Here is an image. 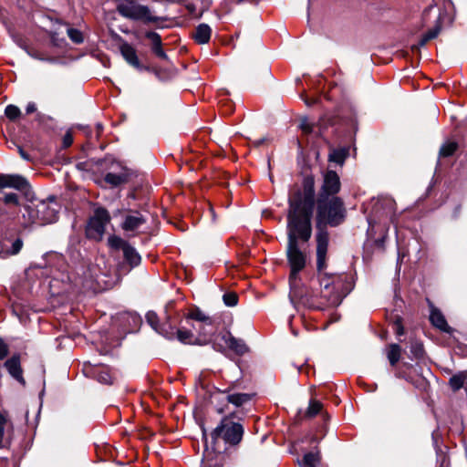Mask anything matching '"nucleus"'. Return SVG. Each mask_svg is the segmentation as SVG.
I'll use <instances>...</instances> for the list:
<instances>
[{
	"mask_svg": "<svg viewBox=\"0 0 467 467\" xmlns=\"http://www.w3.org/2000/svg\"><path fill=\"white\" fill-rule=\"evenodd\" d=\"M23 247V240L19 237H17L14 242L12 243L11 249H8L5 247V257L10 254H17Z\"/></svg>",
	"mask_w": 467,
	"mask_h": 467,
	"instance_id": "79ce46f5",
	"label": "nucleus"
},
{
	"mask_svg": "<svg viewBox=\"0 0 467 467\" xmlns=\"http://www.w3.org/2000/svg\"><path fill=\"white\" fill-rule=\"evenodd\" d=\"M83 371L86 376L90 377L100 383L111 384V375L106 367L92 365L90 362H85Z\"/></svg>",
	"mask_w": 467,
	"mask_h": 467,
	"instance_id": "aec40b11",
	"label": "nucleus"
},
{
	"mask_svg": "<svg viewBox=\"0 0 467 467\" xmlns=\"http://www.w3.org/2000/svg\"><path fill=\"white\" fill-rule=\"evenodd\" d=\"M141 71H147L149 73H153L156 77H160L161 68L158 67L144 65V67L141 68Z\"/></svg>",
	"mask_w": 467,
	"mask_h": 467,
	"instance_id": "5fc2aeb1",
	"label": "nucleus"
},
{
	"mask_svg": "<svg viewBox=\"0 0 467 467\" xmlns=\"http://www.w3.org/2000/svg\"><path fill=\"white\" fill-rule=\"evenodd\" d=\"M110 220L111 215L106 208H96L94 214L88 220L85 229L86 237L89 240L100 241Z\"/></svg>",
	"mask_w": 467,
	"mask_h": 467,
	"instance_id": "9d476101",
	"label": "nucleus"
},
{
	"mask_svg": "<svg viewBox=\"0 0 467 467\" xmlns=\"http://www.w3.org/2000/svg\"><path fill=\"white\" fill-rule=\"evenodd\" d=\"M391 323H392L393 330L398 337L405 335V327L403 326L402 317H400L399 315H395L392 317Z\"/></svg>",
	"mask_w": 467,
	"mask_h": 467,
	"instance_id": "c9c22d12",
	"label": "nucleus"
},
{
	"mask_svg": "<svg viewBox=\"0 0 467 467\" xmlns=\"http://www.w3.org/2000/svg\"><path fill=\"white\" fill-rule=\"evenodd\" d=\"M254 394L250 393H231L229 392L225 400L227 403H231L235 407H242L244 404L249 402L254 398Z\"/></svg>",
	"mask_w": 467,
	"mask_h": 467,
	"instance_id": "c85d7f7f",
	"label": "nucleus"
},
{
	"mask_svg": "<svg viewBox=\"0 0 467 467\" xmlns=\"http://www.w3.org/2000/svg\"><path fill=\"white\" fill-rule=\"evenodd\" d=\"M12 38L14 39V41L21 47L24 49L25 46H27L26 44V41L25 39L22 37L21 35L19 34H15V33H12V31L9 32Z\"/></svg>",
	"mask_w": 467,
	"mask_h": 467,
	"instance_id": "864d4df0",
	"label": "nucleus"
},
{
	"mask_svg": "<svg viewBox=\"0 0 467 467\" xmlns=\"http://www.w3.org/2000/svg\"><path fill=\"white\" fill-rule=\"evenodd\" d=\"M429 41H430V39L425 35H423L421 36V38L420 39L418 45L411 46V51L412 52H420V48L421 47H424Z\"/></svg>",
	"mask_w": 467,
	"mask_h": 467,
	"instance_id": "3c124183",
	"label": "nucleus"
},
{
	"mask_svg": "<svg viewBox=\"0 0 467 467\" xmlns=\"http://www.w3.org/2000/svg\"><path fill=\"white\" fill-rule=\"evenodd\" d=\"M174 305V301H170L165 306V319L162 323H160V328L157 332L169 340L175 339L176 330L182 322V317L179 312L174 311V313H171Z\"/></svg>",
	"mask_w": 467,
	"mask_h": 467,
	"instance_id": "9b49d317",
	"label": "nucleus"
},
{
	"mask_svg": "<svg viewBox=\"0 0 467 467\" xmlns=\"http://www.w3.org/2000/svg\"><path fill=\"white\" fill-rule=\"evenodd\" d=\"M184 318L187 323H189L190 320H194L208 325L209 327H213V318L209 316H206L200 309V307L196 306H194L186 315H184Z\"/></svg>",
	"mask_w": 467,
	"mask_h": 467,
	"instance_id": "cd10ccee",
	"label": "nucleus"
},
{
	"mask_svg": "<svg viewBox=\"0 0 467 467\" xmlns=\"http://www.w3.org/2000/svg\"><path fill=\"white\" fill-rule=\"evenodd\" d=\"M316 242L317 273H321L327 267L329 235L316 234Z\"/></svg>",
	"mask_w": 467,
	"mask_h": 467,
	"instance_id": "2eb2a0df",
	"label": "nucleus"
},
{
	"mask_svg": "<svg viewBox=\"0 0 467 467\" xmlns=\"http://www.w3.org/2000/svg\"><path fill=\"white\" fill-rule=\"evenodd\" d=\"M304 101L307 106H312L317 102V99L306 98L304 99Z\"/></svg>",
	"mask_w": 467,
	"mask_h": 467,
	"instance_id": "774afa93",
	"label": "nucleus"
},
{
	"mask_svg": "<svg viewBox=\"0 0 467 467\" xmlns=\"http://www.w3.org/2000/svg\"><path fill=\"white\" fill-rule=\"evenodd\" d=\"M0 21L6 26L8 32L11 31V26L8 25V19L4 14V9L0 8Z\"/></svg>",
	"mask_w": 467,
	"mask_h": 467,
	"instance_id": "13d9d810",
	"label": "nucleus"
},
{
	"mask_svg": "<svg viewBox=\"0 0 467 467\" xmlns=\"http://www.w3.org/2000/svg\"><path fill=\"white\" fill-rule=\"evenodd\" d=\"M36 111V106L34 102H29L26 108V114H32Z\"/></svg>",
	"mask_w": 467,
	"mask_h": 467,
	"instance_id": "680f3d73",
	"label": "nucleus"
},
{
	"mask_svg": "<svg viewBox=\"0 0 467 467\" xmlns=\"http://www.w3.org/2000/svg\"><path fill=\"white\" fill-rule=\"evenodd\" d=\"M5 189L16 190L26 198L29 197L31 192L30 183L23 175L0 172V210L2 206L14 208L21 205L20 196L16 192H5Z\"/></svg>",
	"mask_w": 467,
	"mask_h": 467,
	"instance_id": "20e7f679",
	"label": "nucleus"
},
{
	"mask_svg": "<svg viewBox=\"0 0 467 467\" xmlns=\"http://www.w3.org/2000/svg\"><path fill=\"white\" fill-rule=\"evenodd\" d=\"M385 241H386V235H383V236L376 239L374 241V244H375L376 247L380 248V249H384Z\"/></svg>",
	"mask_w": 467,
	"mask_h": 467,
	"instance_id": "bf43d9fd",
	"label": "nucleus"
},
{
	"mask_svg": "<svg viewBox=\"0 0 467 467\" xmlns=\"http://www.w3.org/2000/svg\"><path fill=\"white\" fill-rule=\"evenodd\" d=\"M441 31V23L439 20L437 24L430 30H428L424 35L430 39L432 40L438 36L440 32Z\"/></svg>",
	"mask_w": 467,
	"mask_h": 467,
	"instance_id": "37998d69",
	"label": "nucleus"
},
{
	"mask_svg": "<svg viewBox=\"0 0 467 467\" xmlns=\"http://www.w3.org/2000/svg\"><path fill=\"white\" fill-rule=\"evenodd\" d=\"M120 168V172H107L103 177V182L106 185H109L110 188H117L123 184L130 182L132 176H135V172L127 168L126 166H122L119 163H117Z\"/></svg>",
	"mask_w": 467,
	"mask_h": 467,
	"instance_id": "dca6fc26",
	"label": "nucleus"
},
{
	"mask_svg": "<svg viewBox=\"0 0 467 467\" xmlns=\"http://www.w3.org/2000/svg\"><path fill=\"white\" fill-rule=\"evenodd\" d=\"M412 385H414L417 389H425L426 385L428 384L427 380L423 377H420L417 379H414L413 377L410 378V380L409 381Z\"/></svg>",
	"mask_w": 467,
	"mask_h": 467,
	"instance_id": "a18cd8bd",
	"label": "nucleus"
},
{
	"mask_svg": "<svg viewBox=\"0 0 467 467\" xmlns=\"http://www.w3.org/2000/svg\"><path fill=\"white\" fill-rule=\"evenodd\" d=\"M320 287L334 296V301L341 302L354 288V281L346 273H317Z\"/></svg>",
	"mask_w": 467,
	"mask_h": 467,
	"instance_id": "0eeeda50",
	"label": "nucleus"
},
{
	"mask_svg": "<svg viewBox=\"0 0 467 467\" xmlns=\"http://www.w3.org/2000/svg\"><path fill=\"white\" fill-rule=\"evenodd\" d=\"M129 214L124 215L120 227L125 232H133L146 223L145 217L139 210H128Z\"/></svg>",
	"mask_w": 467,
	"mask_h": 467,
	"instance_id": "412c9836",
	"label": "nucleus"
},
{
	"mask_svg": "<svg viewBox=\"0 0 467 467\" xmlns=\"http://www.w3.org/2000/svg\"><path fill=\"white\" fill-rule=\"evenodd\" d=\"M17 150H18V153L20 155V157L23 159V160H26L27 161H32V157L30 156V154L28 152H26L22 146H17Z\"/></svg>",
	"mask_w": 467,
	"mask_h": 467,
	"instance_id": "6e6d98bb",
	"label": "nucleus"
},
{
	"mask_svg": "<svg viewBox=\"0 0 467 467\" xmlns=\"http://www.w3.org/2000/svg\"><path fill=\"white\" fill-rule=\"evenodd\" d=\"M202 429V440L203 442V456L202 460V467H226L227 463L231 461L233 451L230 448L219 450L218 445L208 441L206 429L203 425Z\"/></svg>",
	"mask_w": 467,
	"mask_h": 467,
	"instance_id": "1a4fd4ad",
	"label": "nucleus"
},
{
	"mask_svg": "<svg viewBox=\"0 0 467 467\" xmlns=\"http://www.w3.org/2000/svg\"><path fill=\"white\" fill-rule=\"evenodd\" d=\"M107 245L111 253L122 252V256L118 258L116 264V275L123 277L133 269L141 265L142 257L137 249L127 240L119 235L110 234L107 240Z\"/></svg>",
	"mask_w": 467,
	"mask_h": 467,
	"instance_id": "7ed1b4c3",
	"label": "nucleus"
},
{
	"mask_svg": "<svg viewBox=\"0 0 467 467\" xmlns=\"http://www.w3.org/2000/svg\"><path fill=\"white\" fill-rule=\"evenodd\" d=\"M233 387L234 386L231 385L228 388H226L225 389H220L217 387H213V390L211 392L210 397L211 398H215V396L218 395V394H227L228 395V393L231 392Z\"/></svg>",
	"mask_w": 467,
	"mask_h": 467,
	"instance_id": "603ef678",
	"label": "nucleus"
},
{
	"mask_svg": "<svg viewBox=\"0 0 467 467\" xmlns=\"http://www.w3.org/2000/svg\"><path fill=\"white\" fill-rule=\"evenodd\" d=\"M462 204H457L454 208H453V211L451 213V218L454 219V220H457L460 218L461 216V213H462Z\"/></svg>",
	"mask_w": 467,
	"mask_h": 467,
	"instance_id": "4d7b16f0",
	"label": "nucleus"
},
{
	"mask_svg": "<svg viewBox=\"0 0 467 467\" xmlns=\"http://www.w3.org/2000/svg\"><path fill=\"white\" fill-rule=\"evenodd\" d=\"M410 351L415 359L421 360L425 357V349L421 341L412 340L410 345Z\"/></svg>",
	"mask_w": 467,
	"mask_h": 467,
	"instance_id": "473e14b6",
	"label": "nucleus"
},
{
	"mask_svg": "<svg viewBox=\"0 0 467 467\" xmlns=\"http://www.w3.org/2000/svg\"><path fill=\"white\" fill-rule=\"evenodd\" d=\"M186 9L189 12V14L194 15V13L196 11V5L192 3H190L186 5Z\"/></svg>",
	"mask_w": 467,
	"mask_h": 467,
	"instance_id": "0e129e2a",
	"label": "nucleus"
},
{
	"mask_svg": "<svg viewBox=\"0 0 467 467\" xmlns=\"http://www.w3.org/2000/svg\"><path fill=\"white\" fill-rule=\"evenodd\" d=\"M401 356V347L397 343H391L388 346L387 358L389 364L395 367L400 361Z\"/></svg>",
	"mask_w": 467,
	"mask_h": 467,
	"instance_id": "7c9ffc66",
	"label": "nucleus"
},
{
	"mask_svg": "<svg viewBox=\"0 0 467 467\" xmlns=\"http://www.w3.org/2000/svg\"><path fill=\"white\" fill-rule=\"evenodd\" d=\"M212 36V28L207 24H200L196 26L195 31L192 34V38L199 45L207 44Z\"/></svg>",
	"mask_w": 467,
	"mask_h": 467,
	"instance_id": "a878e982",
	"label": "nucleus"
},
{
	"mask_svg": "<svg viewBox=\"0 0 467 467\" xmlns=\"http://www.w3.org/2000/svg\"><path fill=\"white\" fill-rule=\"evenodd\" d=\"M50 42L53 47H61L65 44V38L59 37V35L57 32H50Z\"/></svg>",
	"mask_w": 467,
	"mask_h": 467,
	"instance_id": "c03bdc74",
	"label": "nucleus"
},
{
	"mask_svg": "<svg viewBox=\"0 0 467 467\" xmlns=\"http://www.w3.org/2000/svg\"><path fill=\"white\" fill-rule=\"evenodd\" d=\"M221 339L226 344L227 348L237 356H244L250 351L249 347L244 340L236 338L230 331L225 332L221 336Z\"/></svg>",
	"mask_w": 467,
	"mask_h": 467,
	"instance_id": "4be33fe9",
	"label": "nucleus"
},
{
	"mask_svg": "<svg viewBox=\"0 0 467 467\" xmlns=\"http://www.w3.org/2000/svg\"><path fill=\"white\" fill-rule=\"evenodd\" d=\"M146 321L152 329L158 332L160 328V319L156 312L150 310L146 313Z\"/></svg>",
	"mask_w": 467,
	"mask_h": 467,
	"instance_id": "58836bf2",
	"label": "nucleus"
},
{
	"mask_svg": "<svg viewBox=\"0 0 467 467\" xmlns=\"http://www.w3.org/2000/svg\"><path fill=\"white\" fill-rule=\"evenodd\" d=\"M118 2L116 10L122 17L132 21H140L145 25L155 24L157 28L164 27L160 23L166 21L167 18L153 16L148 5H141L137 0H120Z\"/></svg>",
	"mask_w": 467,
	"mask_h": 467,
	"instance_id": "423d86ee",
	"label": "nucleus"
},
{
	"mask_svg": "<svg viewBox=\"0 0 467 467\" xmlns=\"http://www.w3.org/2000/svg\"><path fill=\"white\" fill-rule=\"evenodd\" d=\"M239 296L234 292H226L223 296V301L227 306H235L238 304Z\"/></svg>",
	"mask_w": 467,
	"mask_h": 467,
	"instance_id": "a19ab883",
	"label": "nucleus"
},
{
	"mask_svg": "<svg viewBox=\"0 0 467 467\" xmlns=\"http://www.w3.org/2000/svg\"><path fill=\"white\" fill-rule=\"evenodd\" d=\"M236 412H231L224 416L220 423L214 428L211 433V442L218 445L220 440H223L225 447L231 451L240 444L244 434V428L240 422L234 421Z\"/></svg>",
	"mask_w": 467,
	"mask_h": 467,
	"instance_id": "39448f33",
	"label": "nucleus"
},
{
	"mask_svg": "<svg viewBox=\"0 0 467 467\" xmlns=\"http://www.w3.org/2000/svg\"><path fill=\"white\" fill-rule=\"evenodd\" d=\"M73 135L70 131H67L62 139V148L67 149L69 148L73 143Z\"/></svg>",
	"mask_w": 467,
	"mask_h": 467,
	"instance_id": "09e8293b",
	"label": "nucleus"
},
{
	"mask_svg": "<svg viewBox=\"0 0 467 467\" xmlns=\"http://www.w3.org/2000/svg\"><path fill=\"white\" fill-rule=\"evenodd\" d=\"M299 129L302 130L304 135H310L314 132L315 124L309 122L307 117H304L300 119Z\"/></svg>",
	"mask_w": 467,
	"mask_h": 467,
	"instance_id": "ea45409f",
	"label": "nucleus"
},
{
	"mask_svg": "<svg viewBox=\"0 0 467 467\" xmlns=\"http://www.w3.org/2000/svg\"><path fill=\"white\" fill-rule=\"evenodd\" d=\"M287 220V247L286 258L290 267L289 279L291 282L296 279L299 273L306 267V255L299 248V240L307 243L311 236V228L307 222H293Z\"/></svg>",
	"mask_w": 467,
	"mask_h": 467,
	"instance_id": "f03ea898",
	"label": "nucleus"
},
{
	"mask_svg": "<svg viewBox=\"0 0 467 467\" xmlns=\"http://www.w3.org/2000/svg\"><path fill=\"white\" fill-rule=\"evenodd\" d=\"M288 283L290 286L289 296L291 301L297 300L299 303L310 309L320 308L313 304L312 296L308 294L307 288L303 285L300 275H298L296 279L293 280V282L288 278Z\"/></svg>",
	"mask_w": 467,
	"mask_h": 467,
	"instance_id": "ddd939ff",
	"label": "nucleus"
},
{
	"mask_svg": "<svg viewBox=\"0 0 467 467\" xmlns=\"http://www.w3.org/2000/svg\"><path fill=\"white\" fill-rule=\"evenodd\" d=\"M6 424V418L0 413V448H3V439L5 434V427Z\"/></svg>",
	"mask_w": 467,
	"mask_h": 467,
	"instance_id": "8fccbe9b",
	"label": "nucleus"
},
{
	"mask_svg": "<svg viewBox=\"0 0 467 467\" xmlns=\"http://www.w3.org/2000/svg\"><path fill=\"white\" fill-rule=\"evenodd\" d=\"M5 115L10 121H16L21 116L20 109L13 104H9L5 109Z\"/></svg>",
	"mask_w": 467,
	"mask_h": 467,
	"instance_id": "f704fd0d",
	"label": "nucleus"
},
{
	"mask_svg": "<svg viewBox=\"0 0 467 467\" xmlns=\"http://www.w3.org/2000/svg\"><path fill=\"white\" fill-rule=\"evenodd\" d=\"M5 247H6V244L0 240V257H2V258L5 257Z\"/></svg>",
	"mask_w": 467,
	"mask_h": 467,
	"instance_id": "69168bd1",
	"label": "nucleus"
},
{
	"mask_svg": "<svg viewBox=\"0 0 467 467\" xmlns=\"http://www.w3.org/2000/svg\"><path fill=\"white\" fill-rule=\"evenodd\" d=\"M459 149V144L456 141L444 142L439 150V158H449L455 154Z\"/></svg>",
	"mask_w": 467,
	"mask_h": 467,
	"instance_id": "2f4dec72",
	"label": "nucleus"
},
{
	"mask_svg": "<svg viewBox=\"0 0 467 467\" xmlns=\"http://www.w3.org/2000/svg\"><path fill=\"white\" fill-rule=\"evenodd\" d=\"M395 376L399 379H403L407 380L408 382L410 380V378H411V376L407 375L406 372L400 371V370L396 371Z\"/></svg>",
	"mask_w": 467,
	"mask_h": 467,
	"instance_id": "052dcab7",
	"label": "nucleus"
},
{
	"mask_svg": "<svg viewBox=\"0 0 467 467\" xmlns=\"http://www.w3.org/2000/svg\"><path fill=\"white\" fill-rule=\"evenodd\" d=\"M115 162L116 161H115V160L113 158L106 156L103 159H99L96 161V164L99 165V166H101V167L108 168V167H111Z\"/></svg>",
	"mask_w": 467,
	"mask_h": 467,
	"instance_id": "de8ad7c7",
	"label": "nucleus"
},
{
	"mask_svg": "<svg viewBox=\"0 0 467 467\" xmlns=\"http://www.w3.org/2000/svg\"><path fill=\"white\" fill-rule=\"evenodd\" d=\"M323 409V404L321 401L311 399L309 400L308 408L306 411H302L299 410L294 418V424L299 425L304 420H308L316 417L317 414L321 412Z\"/></svg>",
	"mask_w": 467,
	"mask_h": 467,
	"instance_id": "5701e85b",
	"label": "nucleus"
},
{
	"mask_svg": "<svg viewBox=\"0 0 467 467\" xmlns=\"http://www.w3.org/2000/svg\"><path fill=\"white\" fill-rule=\"evenodd\" d=\"M317 126L318 128L316 132L317 137L326 140V132L331 128L335 137L338 139L342 133L349 132L350 129L357 128V118L356 115H351L345 120L339 116L324 115L318 119Z\"/></svg>",
	"mask_w": 467,
	"mask_h": 467,
	"instance_id": "6e6552de",
	"label": "nucleus"
},
{
	"mask_svg": "<svg viewBox=\"0 0 467 467\" xmlns=\"http://www.w3.org/2000/svg\"><path fill=\"white\" fill-rule=\"evenodd\" d=\"M300 183H294L288 190L286 219L307 222L312 228L315 215L317 234L329 235L328 227L336 228L347 219L348 211L341 197L317 198L315 176L306 170L302 172Z\"/></svg>",
	"mask_w": 467,
	"mask_h": 467,
	"instance_id": "f257e3e1",
	"label": "nucleus"
},
{
	"mask_svg": "<svg viewBox=\"0 0 467 467\" xmlns=\"http://www.w3.org/2000/svg\"><path fill=\"white\" fill-rule=\"evenodd\" d=\"M67 36L74 44L79 45L84 42L83 33L77 28L69 27L67 29Z\"/></svg>",
	"mask_w": 467,
	"mask_h": 467,
	"instance_id": "4c0bfd02",
	"label": "nucleus"
},
{
	"mask_svg": "<svg viewBox=\"0 0 467 467\" xmlns=\"http://www.w3.org/2000/svg\"><path fill=\"white\" fill-rule=\"evenodd\" d=\"M129 209H126V208H121V209H116L112 212V216L114 218H117L119 216H122L124 215V213L125 212H128Z\"/></svg>",
	"mask_w": 467,
	"mask_h": 467,
	"instance_id": "e2e57ef3",
	"label": "nucleus"
},
{
	"mask_svg": "<svg viewBox=\"0 0 467 467\" xmlns=\"http://www.w3.org/2000/svg\"><path fill=\"white\" fill-rule=\"evenodd\" d=\"M24 50L33 58L41 60V61H53V57H47L43 55L42 52L37 50L35 47L25 46Z\"/></svg>",
	"mask_w": 467,
	"mask_h": 467,
	"instance_id": "e433bc0d",
	"label": "nucleus"
},
{
	"mask_svg": "<svg viewBox=\"0 0 467 467\" xmlns=\"http://www.w3.org/2000/svg\"><path fill=\"white\" fill-rule=\"evenodd\" d=\"M57 204L51 205L49 202L42 201L36 208V215L41 224L53 223L58 219V210Z\"/></svg>",
	"mask_w": 467,
	"mask_h": 467,
	"instance_id": "a211bd4d",
	"label": "nucleus"
},
{
	"mask_svg": "<svg viewBox=\"0 0 467 467\" xmlns=\"http://www.w3.org/2000/svg\"><path fill=\"white\" fill-rule=\"evenodd\" d=\"M103 130H104V128H103L102 123L99 122L96 124L97 137H99L102 134Z\"/></svg>",
	"mask_w": 467,
	"mask_h": 467,
	"instance_id": "338daca9",
	"label": "nucleus"
},
{
	"mask_svg": "<svg viewBox=\"0 0 467 467\" xmlns=\"http://www.w3.org/2000/svg\"><path fill=\"white\" fill-rule=\"evenodd\" d=\"M119 37L121 40V43L119 45V52L124 60L130 67H134L139 71H141V68L144 67V64H142L141 61L140 60L137 55L136 48L131 44L123 40L120 36Z\"/></svg>",
	"mask_w": 467,
	"mask_h": 467,
	"instance_id": "6ab92c4d",
	"label": "nucleus"
},
{
	"mask_svg": "<svg viewBox=\"0 0 467 467\" xmlns=\"http://www.w3.org/2000/svg\"><path fill=\"white\" fill-rule=\"evenodd\" d=\"M144 36L150 41V50L153 55L161 60L168 61L169 57L162 47V39L155 31H146Z\"/></svg>",
	"mask_w": 467,
	"mask_h": 467,
	"instance_id": "393cba45",
	"label": "nucleus"
},
{
	"mask_svg": "<svg viewBox=\"0 0 467 467\" xmlns=\"http://www.w3.org/2000/svg\"><path fill=\"white\" fill-rule=\"evenodd\" d=\"M430 322L434 327L451 336L455 331L454 328L448 325L447 320L442 312L433 306H431V307Z\"/></svg>",
	"mask_w": 467,
	"mask_h": 467,
	"instance_id": "b1692460",
	"label": "nucleus"
},
{
	"mask_svg": "<svg viewBox=\"0 0 467 467\" xmlns=\"http://www.w3.org/2000/svg\"><path fill=\"white\" fill-rule=\"evenodd\" d=\"M467 383V371L459 372L451 376L449 379V386L452 391L456 392L462 388L465 389Z\"/></svg>",
	"mask_w": 467,
	"mask_h": 467,
	"instance_id": "c756f323",
	"label": "nucleus"
},
{
	"mask_svg": "<svg viewBox=\"0 0 467 467\" xmlns=\"http://www.w3.org/2000/svg\"><path fill=\"white\" fill-rule=\"evenodd\" d=\"M341 190V182L339 175L334 170H327L323 173L322 184L316 192L317 198H333L338 197L337 193Z\"/></svg>",
	"mask_w": 467,
	"mask_h": 467,
	"instance_id": "f8f14e48",
	"label": "nucleus"
},
{
	"mask_svg": "<svg viewBox=\"0 0 467 467\" xmlns=\"http://www.w3.org/2000/svg\"><path fill=\"white\" fill-rule=\"evenodd\" d=\"M320 455L319 452L309 451L306 453L303 457V464L306 467H317L320 462Z\"/></svg>",
	"mask_w": 467,
	"mask_h": 467,
	"instance_id": "72a5a7b5",
	"label": "nucleus"
},
{
	"mask_svg": "<svg viewBox=\"0 0 467 467\" xmlns=\"http://www.w3.org/2000/svg\"><path fill=\"white\" fill-rule=\"evenodd\" d=\"M348 156V147L335 148L332 144H329L328 161L343 165Z\"/></svg>",
	"mask_w": 467,
	"mask_h": 467,
	"instance_id": "bb28decb",
	"label": "nucleus"
},
{
	"mask_svg": "<svg viewBox=\"0 0 467 467\" xmlns=\"http://www.w3.org/2000/svg\"><path fill=\"white\" fill-rule=\"evenodd\" d=\"M175 338L185 345L205 346L211 342V333L202 332L200 337H195L192 329L178 327Z\"/></svg>",
	"mask_w": 467,
	"mask_h": 467,
	"instance_id": "4468645a",
	"label": "nucleus"
},
{
	"mask_svg": "<svg viewBox=\"0 0 467 467\" xmlns=\"http://www.w3.org/2000/svg\"><path fill=\"white\" fill-rule=\"evenodd\" d=\"M8 374L23 387H26V381L24 378V370L21 366L20 353H14L3 364Z\"/></svg>",
	"mask_w": 467,
	"mask_h": 467,
	"instance_id": "f3484780",
	"label": "nucleus"
},
{
	"mask_svg": "<svg viewBox=\"0 0 467 467\" xmlns=\"http://www.w3.org/2000/svg\"><path fill=\"white\" fill-rule=\"evenodd\" d=\"M192 329L197 331V335H195V337H200L202 335V332H210L211 336L213 335V331H212L213 327H209L208 325L202 323L197 327L195 325L192 324Z\"/></svg>",
	"mask_w": 467,
	"mask_h": 467,
	"instance_id": "49530a36",
	"label": "nucleus"
}]
</instances>
